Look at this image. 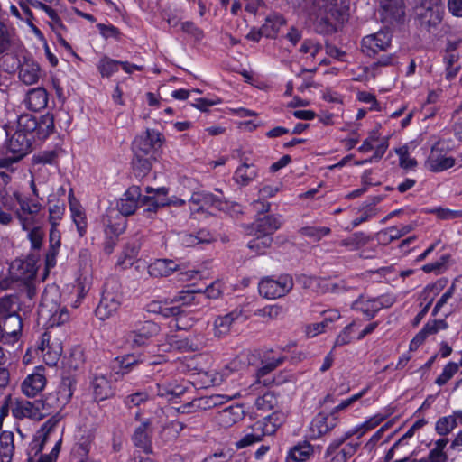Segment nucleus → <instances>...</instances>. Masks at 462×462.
I'll use <instances>...</instances> for the list:
<instances>
[{
    "label": "nucleus",
    "instance_id": "4c0bfd02",
    "mask_svg": "<svg viewBox=\"0 0 462 462\" xmlns=\"http://www.w3.org/2000/svg\"><path fill=\"white\" fill-rule=\"evenodd\" d=\"M14 433L12 431H3L0 434V457L1 462H11L14 452Z\"/></svg>",
    "mask_w": 462,
    "mask_h": 462
},
{
    "label": "nucleus",
    "instance_id": "6ab92c4d",
    "mask_svg": "<svg viewBox=\"0 0 462 462\" xmlns=\"http://www.w3.org/2000/svg\"><path fill=\"white\" fill-rule=\"evenodd\" d=\"M281 226L282 220L280 217L268 215L258 218L252 224V232H254V235L272 236Z\"/></svg>",
    "mask_w": 462,
    "mask_h": 462
},
{
    "label": "nucleus",
    "instance_id": "774afa93",
    "mask_svg": "<svg viewBox=\"0 0 462 462\" xmlns=\"http://www.w3.org/2000/svg\"><path fill=\"white\" fill-rule=\"evenodd\" d=\"M396 154L399 156L400 166L405 170L413 169L417 166V161L409 156L408 148L406 146L401 147L396 150Z\"/></svg>",
    "mask_w": 462,
    "mask_h": 462
},
{
    "label": "nucleus",
    "instance_id": "79ce46f5",
    "mask_svg": "<svg viewBox=\"0 0 462 462\" xmlns=\"http://www.w3.org/2000/svg\"><path fill=\"white\" fill-rule=\"evenodd\" d=\"M285 23L282 16L273 14L266 17L264 23L261 26L262 34L266 38H275L280 28Z\"/></svg>",
    "mask_w": 462,
    "mask_h": 462
},
{
    "label": "nucleus",
    "instance_id": "a211bd4d",
    "mask_svg": "<svg viewBox=\"0 0 462 462\" xmlns=\"http://www.w3.org/2000/svg\"><path fill=\"white\" fill-rule=\"evenodd\" d=\"M360 446L359 442H349L342 446L333 447L330 449V444L328 446L325 457H329V462H347L357 451Z\"/></svg>",
    "mask_w": 462,
    "mask_h": 462
},
{
    "label": "nucleus",
    "instance_id": "69168bd1",
    "mask_svg": "<svg viewBox=\"0 0 462 462\" xmlns=\"http://www.w3.org/2000/svg\"><path fill=\"white\" fill-rule=\"evenodd\" d=\"M92 439L89 436L82 437L79 443L77 444L74 452L79 457L80 462H83L85 458H87L90 447H91Z\"/></svg>",
    "mask_w": 462,
    "mask_h": 462
},
{
    "label": "nucleus",
    "instance_id": "cd10ccee",
    "mask_svg": "<svg viewBox=\"0 0 462 462\" xmlns=\"http://www.w3.org/2000/svg\"><path fill=\"white\" fill-rule=\"evenodd\" d=\"M258 176V169L253 163L244 162L235 171L233 179L240 186H247Z\"/></svg>",
    "mask_w": 462,
    "mask_h": 462
},
{
    "label": "nucleus",
    "instance_id": "c03bdc74",
    "mask_svg": "<svg viewBox=\"0 0 462 462\" xmlns=\"http://www.w3.org/2000/svg\"><path fill=\"white\" fill-rule=\"evenodd\" d=\"M219 197L207 191L193 192L189 202L199 206L198 210L203 209L204 207L217 208Z\"/></svg>",
    "mask_w": 462,
    "mask_h": 462
},
{
    "label": "nucleus",
    "instance_id": "052dcab7",
    "mask_svg": "<svg viewBox=\"0 0 462 462\" xmlns=\"http://www.w3.org/2000/svg\"><path fill=\"white\" fill-rule=\"evenodd\" d=\"M369 387L364 388L358 393L352 395L350 398L342 401L338 405L334 407L330 413L333 417H337V413L346 410L348 407L353 405L356 401L360 400L368 392Z\"/></svg>",
    "mask_w": 462,
    "mask_h": 462
},
{
    "label": "nucleus",
    "instance_id": "f8f14e48",
    "mask_svg": "<svg viewBox=\"0 0 462 462\" xmlns=\"http://www.w3.org/2000/svg\"><path fill=\"white\" fill-rule=\"evenodd\" d=\"M416 15L421 26L427 29L436 27L439 25L443 18V11L441 7V2L428 3V5H420L416 8Z\"/></svg>",
    "mask_w": 462,
    "mask_h": 462
},
{
    "label": "nucleus",
    "instance_id": "a18cd8bd",
    "mask_svg": "<svg viewBox=\"0 0 462 462\" xmlns=\"http://www.w3.org/2000/svg\"><path fill=\"white\" fill-rule=\"evenodd\" d=\"M37 118L25 114L19 116L17 121V130L25 135H31L32 140L36 139V130H37Z\"/></svg>",
    "mask_w": 462,
    "mask_h": 462
},
{
    "label": "nucleus",
    "instance_id": "58836bf2",
    "mask_svg": "<svg viewBox=\"0 0 462 462\" xmlns=\"http://www.w3.org/2000/svg\"><path fill=\"white\" fill-rule=\"evenodd\" d=\"M373 237L364 232H356L345 239H342L339 245L346 247L349 251H356L367 245Z\"/></svg>",
    "mask_w": 462,
    "mask_h": 462
},
{
    "label": "nucleus",
    "instance_id": "37998d69",
    "mask_svg": "<svg viewBox=\"0 0 462 462\" xmlns=\"http://www.w3.org/2000/svg\"><path fill=\"white\" fill-rule=\"evenodd\" d=\"M19 299L16 295L5 296L0 299V320L11 315H18Z\"/></svg>",
    "mask_w": 462,
    "mask_h": 462
},
{
    "label": "nucleus",
    "instance_id": "4d7b16f0",
    "mask_svg": "<svg viewBox=\"0 0 462 462\" xmlns=\"http://www.w3.org/2000/svg\"><path fill=\"white\" fill-rule=\"evenodd\" d=\"M134 153L148 155L155 158L157 151L143 137L138 136L134 139L132 144Z\"/></svg>",
    "mask_w": 462,
    "mask_h": 462
},
{
    "label": "nucleus",
    "instance_id": "ddd939ff",
    "mask_svg": "<svg viewBox=\"0 0 462 462\" xmlns=\"http://www.w3.org/2000/svg\"><path fill=\"white\" fill-rule=\"evenodd\" d=\"M141 204V189L133 185L127 189L116 204L118 215L124 217L133 215Z\"/></svg>",
    "mask_w": 462,
    "mask_h": 462
},
{
    "label": "nucleus",
    "instance_id": "5701e85b",
    "mask_svg": "<svg viewBox=\"0 0 462 462\" xmlns=\"http://www.w3.org/2000/svg\"><path fill=\"white\" fill-rule=\"evenodd\" d=\"M244 417V410L240 405H231L217 412V420L224 428H229Z\"/></svg>",
    "mask_w": 462,
    "mask_h": 462
},
{
    "label": "nucleus",
    "instance_id": "3c124183",
    "mask_svg": "<svg viewBox=\"0 0 462 462\" xmlns=\"http://www.w3.org/2000/svg\"><path fill=\"white\" fill-rule=\"evenodd\" d=\"M256 237L248 242V248L257 254H263L273 244V237L270 236L255 235Z\"/></svg>",
    "mask_w": 462,
    "mask_h": 462
},
{
    "label": "nucleus",
    "instance_id": "20e7f679",
    "mask_svg": "<svg viewBox=\"0 0 462 462\" xmlns=\"http://www.w3.org/2000/svg\"><path fill=\"white\" fill-rule=\"evenodd\" d=\"M38 314L47 320L50 327L60 326L69 319V314L65 307H60L54 298H51L48 291H44L38 309Z\"/></svg>",
    "mask_w": 462,
    "mask_h": 462
},
{
    "label": "nucleus",
    "instance_id": "aec40b11",
    "mask_svg": "<svg viewBox=\"0 0 462 462\" xmlns=\"http://www.w3.org/2000/svg\"><path fill=\"white\" fill-rule=\"evenodd\" d=\"M40 402H29V401H19L16 402L14 406L12 408V414L15 419L30 418L36 420H42V415L39 413Z\"/></svg>",
    "mask_w": 462,
    "mask_h": 462
},
{
    "label": "nucleus",
    "instance_id": "4468645a",
    "mask_svg": "<svg viewBox=\"0 0 462 462\" xmlns=\"http://www.w3.org/2000/svg\"><path fill=\"white\" fill-rule=\"evenodd\" d=\"M338 418L331 413L319 412L310 422V434L311 439H319L330 432L337 424Z\"/></svg>",
    "mask_w": 462,
    "mask_h": 462
},
{
    "label": "nucleus",
    "instance_id": "9d476101",
    "mask_svg": "<svg viewBox=\"0 0 462 462\" xmlns=\"http://www.w3.org/2000/svg\"><path fill=\"white\" fill-rule=\"evenodd\" d=\"M37 257L28 255L25 259H15L10 264V273L13 279L28 282L33 280L37 273Z\"/></svg>",
    "mask_w": 462,
    "mask_h": 462
},
{
    "label": "nucleus",
    "instance_id": "6e6552de",
    "mask_svg": "<svg viewBox=\"0 0 462 462\" xmlns=\"http://www.w3.org/2000/svg\"><path fill=\"white\" fill-rule=\"evenodd\" d=\"M448 148L442 142H437L425 161V167L431 172H441L452 168L456 160L448 155Z\"/></svg>",
    "mask_w": 462,
    "mask_h": 462
},
{
    "label": "nucleus",
    "instance_id": "09e8293b",
    "mask_svg": "<svg viewBox=\"0 0 462 462\" xmlns=\"http://www.w3.org/2000/svg\"><path fill=\"white\" fill-rule=\"evenodd\" d=\"M121 60L104 56L98 61L97 68L103 78H109L119 70Z\"/></svg>",
    "mask_w": 462,
    "mask_h": 462
},
{
    "label": "nucleus",
    "instance_id": "c756f323",
    "mask_svg": "<svg viewBox=\"0 0 462 462\" xmlns=\"http://www.w3.org/2000/svg\"><path fill=\"white\" fill-rule=\"evenodd\" d=\"M49 249L46 254V265L53 267L56 264V256L61 245V236L58 226H51L49 236Z\"/></svg>",
    "mask_w": 462,
    "mask_h": 462
},
{
    "label": "nucleus",
    "instance_id": "9b49d317",
    "mask_svg": "<svg viewBox=\"0 0 462 462\" xmlns=\"http://www.w3.org/2000/svg\"><path fill=\"white\" fill-rule=\"evenodd\" d=\"M122 303V294L109 289L108 284L102 293L99 304L96 309V316L99 319H106L117 311Z\"/></svg>",
    "mask_w": 462,
    "mask_h": 462
},
{
    "label": "nucleus",
    "instance_id": "dca6fc26",
    "mask_svg": "<svg viewBox=\"0 0 462 462\" xmlns=\"http://www.w3.org/2000/svg\"><path fill=\"white\" fill-rule=\"evenodd\" d=\"M39 78V64L31 56H23L19 65V79L26 85H32Z\"/></svg>",
    "mask_w": 462,
    "mask_h": 462
},
{
    "label": "nucleus",
    "instance_id": "2eb2a0df",
    "mask_svg": "<svg viewBox=\"0 0 462 462\" xmlns=\"http://www.w3.org/2000/svg\"><path fill=\"white\" fill-rule=\"evenodd\" d=\"M171 303H180L181 306H203L205 296L202 294V289H193L188 285L187 289L179 291L171 300Z\"/></svg>",
    "mask_w": 462,
    "mask_h": 462
},
{
    "label": "nucleus",
    "instance_id": "393cba45",
    "mask_svg": "<svg viewBox=\"0 0 462 462\" xmlns=\"http://www.w3.org/2000/svg\"><path fill=\"white\" fill-rule=\"evenodd\" d=\"M267 436L263 431L261 423L258 421L248 427L245 435L236 443V447L238 449L246 448L263 440V437Z\"/></svg>",
    "mask_w": 462,
    "mask_h": 462
},
{
    "label": "nucleus",
    "instance_id": "b1692460",
    "mask_svg": "<svg viewBox=\"0 0 462 462\" xmlns=\"http://www.w3.org/2000/svg\"><path fill=\"white\" fill-rule=\"evenodd\" d=\"M351 309L362 313L366 320L374 319L380 311V306L377 303V300L374 298L365 300L363 295H360L353 301Z\"/></svg>",
    "mask_w": 462,
    "mask_h": 462
},
{
    "label": "nucleus",
    "instance_id": "864d4df0",
    "mask_svg": "<svg viewBox=\"0 0 462 462\" xmlns=\"http://www.w3.org/2000/svg\"><path fill=\"white\" fill-rule=\"evenodd\" d=\"M278 404L276 395L272 392H266L255 400V406L259 411H270L274 409Z\"/></svg>",
    "mask_w": 462,
    "mask_h": 462
},
{
    "label": "nucleus",
    "instance_id": "49530a36",
    "mask_svg": "<svg viewBox=\"0 0 462 462\" xmlns=\"http://www.w3.org/2000/svg\"><path fill=\"white\" fill-rule=\"evenodd\" d=\"M238 318V314L235 311L230 312L224 316H219L215 319L214 328H215V335L217 337H222L226 335L229 329L233 322Z\"/></svg>",
    "mask_w": 462,
    "mask_h": 462
},
{
    "label": "nucleus",
    "instance_id": "e2e57ef3",
    "mask_svg": "<svg viewBox=\"0 0 462 462\" xmlns=\"http://www.w3.org/2000/svg\"><path fill=\"white\" fill-rule=\"evenodd\" d=\"M65 212L64 202H58L49 207V222L51 226H58Z\"/></svg>",
    "mask_w": 462,
    "mask_h": 462
},
{
    "label": "nucleus",
    "instance_id": "338daca9",
    "mask_svg": "<svg viewBox=\"0 0 462 462\" xmlns=\"http://www.w3.org/2000/svg\"><path fill=\"white\" fill-rule=\"evenodd\" d=\"M43 237L44 233L40 226H33L27 234V238L29 239L31 247L33 250H39L42 247Z\"/></svg>",
    "mask_w": 462,
    "mask_h": 462
},
{
    "label": "nucleus",
    "instance_id": "ea45409f",
    "mask_svg": "<svg viewBox=\"0 0 462 462\" xmlns=\"http://www.w3.org/2000/svg\"><path fill=\"white\" fill-rule=\"evenodd\" d=\"M437 333L438 328L434 324L433 319L429 320L410 342V351H416L425 342L428 337Z\"/></svg>",
    "mask_w": 462,
    "mask_h": 462
},
{
    "label": "nucleus",
    "instance_id": "bf43d9fd",
    "mask_svg": "<svg viewBox=\"0 0 462 462\" xmlns=\"http://www.w3.org/2000/svg\"><path fill=\"white\" fill-rule=\"evenodd\" d=\"M378 213L376 208L372 205H366L360 209V216L356 217L351 222V228H355L361 224L369 221L373 217H374Z\"/></svg>",
    "mask_w": 462,
    "mask_h": 462
},
{
    "label": "nucleus",
    "instance_id": "f3484780",
    "mask_svg": "<svg viewBox=\"0 0 462 462\" xmlns=\"http://www.w3.org/2000/svg\"><path fill=\"white\" fill-rule=\"evenodd\" d=\"M152 433L151 422L149 420H145L134 430L132 436V440L134 446L143 449L146 454L152 452Z\"/></svg>",
    "mask_w": 462,
    "mask_h": 462
},
{
    "label": "nucleus",
    "instance_id": "72a5a7b5",
    "mask_svg": "<svg viewBox=\"0 0 462 462\" xmlns=\"http://www.w3.org/2000/svg\"><path fill=\"white\" fill-rule=\"evenodd\" d=\"M12 197L19 205V208L16 209V211H21L23 214L28 215H38L41 209L42 208L41 203L23 195L18 191L14 192Z\"/></svg>",
    "mask_w": 462,
    "mask_h": 462
},
{
    "label": "nucleus",
    "instance_id": "f03ea898",
    "mask_svg": "<svg viewBox=\"0 0 462 462\" xmlns=\"http://www.w3.org/2000/svg\"><path fill=\"white\" fill-rule=\"evenodd\" d=\"M142 362L139 356L125 355L123 356H117L113 361L111 365L113 373L110 374V378L106 374L95 373L91 379L94 399L97 402H101L114 396L116 392L111 378L114 377V380L117 381L120 375L123 376L128 374L134 366Z\"/></svg>",
    "mask_w": 462,
    "mask_h": 462
},
{
    "label": "nucleus",
    "instance_id": "7c9ffc66",
    "mask_svg": "<svg viewBox=\"0 0 462 462\" xmlns=\"http://www.w3.org/2000/svg\"><path fill=\"white\" fill-rule=\"evenodd\" d=\"M313 455V446L308 441H301L289 450L287 459H291L294 462H305Z\"/></svg>",
    "mask_w": 462,
    "mask_h": 462
},
{
    "label": "nucleus",
    "instance_id": "6e6d98bb",
    "mask_svg": "<svg viewBox=\"0 0 462 462\" xmlns=\"http://www.w3.org/2000/svg\"><path fill=\"white\" fill-rule=\"evenodd\" d=\"M71 217L77 226V231L80 237H83L87 233L88 222L85 213L80 208L70 206Z\"/></svg>",
    "mask_w": 462,
    "mask_h": 462
},
{
    "label": "nucleus",
    "instance_id": "0eeeda50",
    "mask_svg": "<svg viewBox=\"0 0 462 462\" xmlns=\"http://www.w3.org/2000/svg\"><path fill=\"white\" fill-rule=\"evenodd\" d=\"M160 332V326L152 320L138 321L133 329L126 332L125 337L131 347L145 346L148 341L157 336Z\"/></svg>",
    "mask_w": 462,
    "mask_h": 462
},
{
    "label": "nucleus",
    "instance_id": "bb28decb",
    "mask_svg": "<svg viewBox=\"0 0 462 462\" xmlns=\"http://www.w3.org/2000/svg\"><path fill=\"white\" fill-rule=\"evenodd\" d=\"M179 270V265L170 259H157L148 266L152 277H166Z\"/></svg>",
    "mask_w": 462,
    "mask_h": 462
},
{
    "label": "nucleus",
    "instance_id": "e433bc0d",
    "mask_svg": "<svg viewBox=\"0 0 462 462\" xmlns=\"http://www.w3.org/2000/svg\"><path fill=\"white\" fill-rule=\"evenodd\" d=\"M155 160L154 157L134 153L132 159V168L134 175L137 178H143L152 169V162Z\"/></svg>",
    "mask_w": 462,
    "mask_h": 462
},
{
    "label": "nucleus",
    "instance_id": "5fc2aeb1",
    "mask_svg": "<svg viewBox=\"0 0 462 462\" xmlns=\"http://www.w3.org/2000/svg\"><path fill=\"white\" fill-rule=\"evenodd\" d=\"M216 208L219 211L226 212L231 217L237 218L243 214V208L240 204L225 200L220 197L218 199Z\"/></svg>",
    "mask_w": 462,
    "mask_h": 462
},
{
    "label": "nucleus",
    "instance_id": "423d86ee",
    "mask_svg": "<svg viewBox=\"0 0 462 462\" xmlns=\"http://www.w3.org/2000/svg\"><path fill=\"white\" fill-rule=\"evenodd\" d=\"M392 38L389 29L368 34L361 41V51L369 58H374L380 52H387L392 47Z\"/></svg>",
    "mask_w": 462,
    "mask_h": 462
},
{
    "label": "nucleus",
    "instance_id": "de8ad7c7",
    "mask_svg": "<svg viewBox=\"0 0 462 462\" xmlns=\"http://www.w3.org/2000/svg\"><path fill=\"white\" fill-rule=\"evenodd\" d=\"M126 228V219L123 216L116 214V217H108L106 224L105 232L107 236H118L125 232Z\"/></svg>",
    "mask_w": 462,
    "mask_h": 462
},
{
    "label": "nucleus",
    "instance_id": "603ef678",
    "mask_svg": "<svg viewBox=\"0 0 462 462\" xmlns=\"http://www.w3.org/2000/svg\"><path fill=\"white\" fill-rule=\"evenodd\" d=\"M60 420V414L56 413L52 415L42 425L41 429L38 430V438L42 439V442H47L51 434L56 430Z\"/></svg>",
    "mask_w": 462,
    "mask_h": 462
},
{
    "label": "nucleus",
    "instance_id": "f704fd0d",
    "mask_svg": "<svg viewBox=\"0 0 462 462\" xmlns=\"http://www.w3.org/2000/svg\"><path fill=\"white\" fill-rule=\"evenodd\" d=\"M380 6L384 12L385 18L400 21L404 16L402 0H380Z\"/></svg>",
    "mask_w": 462,
    "mask_h": 462
},
{
    "label": "nucleus",
    "instance_id": "39448f33",
    "mask_svg": "<svg viewBox=\"0 0 462 462\" xmlns=\"http://www.w3.org/2000/svg\"><path fill=\"white\" fill-rule=\"evenodd\" d=\"M292 288L293 280L289 274H281L277 278H263L258 285L260 294L271 300L285 296Z\"/></svg>",
    "mask_w": 462,
    "mask_h": 462
},
{
    "label": "nucleus",
    "instance_id": "a878e982",
    "mask_svg": "<svg viewBox=\"0 0 462 462\" xmlns=\"http://www.w3.org/2000/svg\"><path fill=\"white\" fill-rule=\"evenodd\" d=\"M457 425H462V411H455L451 415L440 417L435 425L439 435L446 436Z\"/></svg>",
    "mask_w": 462,
    "mask_h": 462
},
{
    "label": "nucleus",
    "instance_id": "2f4dec72",
    "mask_svg": "<svg viewBox=\"0 0 462 462\" xmlns=\"http://www.w3.org/2000/svg\"><path fill=\"white\" fill-rule=\"evenodd\" d=\"M229 400L227 395L213 394L209 396H203L193 400L188 404L189 407H195L200 410H210L218 405L226 403Z\"/></svg>",
    "mask_w": 462,
    "mask_h": 462
},
{
    "label": "nucleus",
    "instance_id": "0e129e2a",
    "mask_svg": "<svg viewBox=\"0 0 462 462\" xmlns=\"http://www.w3.org/2000/svg\"><path fill=\"white\" fill-rule=\"evenodd\" d=\"M61 349L60 346H51L50 344L41 351L42 356L48 365H55L60 358Z\"/></svg>",
    "mask_w": 462,
    "mask_h": 462
},
{
    "label": "nucleus",
    "instance_id": "13d9d810",
    "mask_svg": "<svg viewBox=\"0 0 462 462\" xmlns=\"http://www.w3.org/2000/svg\"><path fill=\"white\" fill-rule=\"evenodd\" d=\"M300 235L313 238L314 241H319L322 237L329 235L331 229L327 226H305L300 228Z\"/></svg>",
    "mask_w": 462,
    "mask_h": 462
},
{
    "label": "nucleus",
    "instance_id": "8fccbe9b",
    "mask_svg": "<svg viewBox=\"0 0 462 462\" xmlns=\"http://www.w3.org/2000/svg\"><path fill=\"white\" fill-rule=\"evenodd\" d=\"M140 207L144 208L143 214L147 217H152V214H155L160 208L165 207V202L163 199H158V198L152 197V195H141Z\"/></svg>",
    "mask_w": 462,
    "mask_h": 462
},
{
    "label": "nucleus",
    "instance_id": "412c9836",
    "mask_svg": "<svg viewBox=\"0 0 462 462\" xmlns=\"http://www.w3.org/2000/svg\"><path fill=\"white\" fill-rule=\"evenodd\" d=\"M45 385L46 378L38 369L35 373L26 376L21 388L27 397H34L44 389Z\"/></svg>",
    "mask_w": 462,
    "mask_h": 462
},
{
    "label": "nucleus",
    "instance_id": "1a4fd4ad",
    "mask_svg": "<svg viewBox=\"0 0 462 462\" xmlns=\"http://www.w3.org/2000/svg\"><path fill=\"white\" fill-rule=\"evenodd\" d=\"M73 395V382L70 378L62 380L55 392L45 397V403L51 413H59L69 402Z\"/></svg>",
    "mask_w": 462,
    "mask_h": 462
},
{
    "label": "nucleus",
    "instance_id": "f257e3e1",
    "mask_svg": "<svg viewBox=\"0 0 462 462\" xmlns=\"http://www.w3.org/2000/svg\"><path fill=\"white\" fill-rule=\"evenodd\" d=\"M307 8L316 32L332 34L337 32L338 24L348 20L350 0H312Z\"/></svg>",
    "mask_w": 462,
    "mask_h": 462
},
{
    "label": "nucleus",
    "instance_id": "c85d7f7f",
    "mask_svg": "<svg viewBox=\"0 0 462 462\" xmlns=\"http://www.w3.org/2000/svg\"><path fill=\"white\" fill-rule=\"evenodd\" d=\"M284 360L285 356H270L269 355H266L264 356V360L262 361V366L256 372L257 381L259 383H263L264 385H269L271 381H267L263 378L280 366Z\"/></svg>",
    "mask_w": 462,
    "mask_h": 462
},
{
    "label": "nucleus",
    "instance_id": "7ed1b4c3",
    "mask_svg": "<svg viewBox=\"0 0 462 462\" xmlns=\"http://www.w3.org/2000/svg\"><path fill=\"white\" fill-rule=\"evenodd\" d=\"M32 141L31 135L15 131L6 143L7 151L12 153V156L1 158L0 168L5 169L7 171H14V164L31 152Z\"/></svg>",
    "mask_w": 462,
    "mask_h": 462
},
{
    "label": "nucleus",
    "instance_id": "c9c22d12",
    "mask_svg": "<svg viewBox=\"0 0 462 462\" xmlns=\"http://www.w3.org/2000/svg\"><path fill=\"white\" fill-rule=\"evenodd\" d=\"M36 139L43 141L55 131V121L52 114L47 113L37 119Z\"/></svg>",
    "mask_w": 462,
    "mask_h": 462
},
{
    "label": "nucleus",
    "instance_id": "680f3d73",
    "mask_svg": "<svg viewBox=\"0 0 462 462\" xmlns=\"http://www.w3.org/2000/svg\"><path fill=\"white\" fill-rule=\"evenodd\" d=\"M458 368V364L454 362L448 363L443 368L442 373L437 377L435 383L439 386L446 384L457 373Z\"/></svg>",
    "mask_w": 462,
    "mask_h": 462
},
{
    "label": "nucleus",
    "instance_id": "a19ab883",
    "mask_svg": "<svg viewBox=\"0 0 462 462\" xmlns=\"http://www.w3.org/2000/svg\"><path fill=\"white\" fill-rule=\"evenodd\" d=\"M285 416L281 411H275L264 417L263 420H257L267 436L274 434L278 428L284 422Z\"/></svg>",
    "mask_w": 462,
    "mask_h": 462
},
{
    "label": "nucleus",
    "instance_id": "4be33fe9",
    "mask_svg": "<svg viewBox=\"0 0 462 462\" xmlns=\"http://www.w3.org/2000/svg\"><path fill=\"white\" fill-rule=\"evenodd\" d=\"M1 332L7 340L17 341L23 328L22 318L20 315H11L0 320Z\"/></svg>",
    "mask_w": 462,
    "mask_h": 462
},
{
    "label": "nucleus",
    "instance_id": "473e14b6",
    "mask_svg": "<svg viewBox=\"0 0 462 462\" xmlns=\"http://www.w3.org/2000/svg\"><path fill=\"white\" fill-rule=\"evenodd\" d=\"M26 103L28 108L32 111H39L46 107L48 104V94L42 88L31 89L27 93Z\"/></svg>",
    "mask_w": 462,
    "mask_h": 462
}]
</instances>
